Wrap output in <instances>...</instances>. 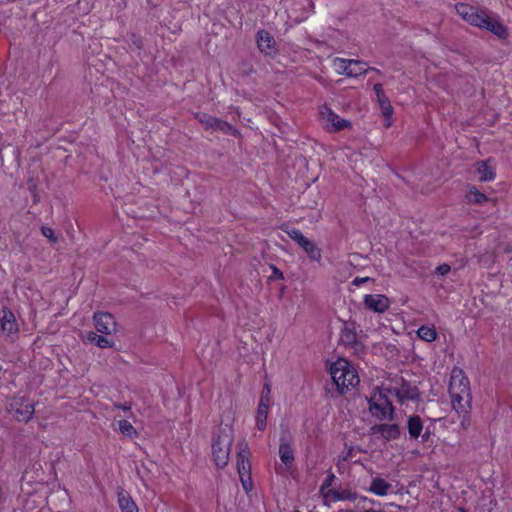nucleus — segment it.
Masks as SVG:
<instances>
[{
	"label": "nucleus",
	"mask_w": 512,
	"mask_h": 512,
	"mask_svg": "<svg viewBox=\"0 0 512 512\" xmlns=\"http://www.w3.org/2000/svg\"><path fill=\"white\" fill-rule=\"evenodd\" d=\"M449 395L455 411L470 409L472 399L470 382L461 368L454 367L451 371Z\"/></svg>",
	"instance_id": "obj_1"
},
{
	"label": "nucleus",
	"mask_w": 512,
	"mask_h": 512,
	"mask_svg": "<svg viewBox=\"0 0 512 512\" xmlns=\"http://www.w3.org/2000/svg\"><path fill=\"white\" fill-rule=\"evenodd\" d=\"M234 431L230 425H221L212 442V457L217 467L224 468L230 459Z\"/></svg>",
	"instance_id": "obj_2"
},
{
	"label": "nucleus",
	"mask_w": 512,
	"mask_h": 512,
	"mask_svg": "<svg viewBox=\"0 0 512 512\" xmlns=\"http://www.w3.org/2000/svg\"><path fill=\"white\" fill-rule=\"evenodd\" d=\"M330 374L340 393H344L359 383V377L355 368L342 358L330 366Z\"/></svg>",
	"instance_id": "obj_3"
},
{
	"label": "nucleus",
	"mask_w": 512,
	"mask_h": 512,
	"mask_svg": "<svg viewBox=\"0 0 512 512\" xmlns=\"http://www.w3.org/2000/svg\"><path fill=\"white\" fill-rule=\"evenodd\" d=\"M250 450L245 440L237 444L236 465L242 487L246 493L252 490Z\"/></svg>",
	"instance_id": "obj_4"
},
{
	"label": "nucleus",
	"mask_w": 512,
	"mask_h": 512,
	"mask_svg": "<svg viewBox=\"0 0 512 512\" xmlns=\"http://www.w3.org/2000/svg\"><path fill=\"white\" fill-rule=\"evenodd\" d=\"M280 229L305 251L310 260L320 261L322 257L321 249L313 241L305 237L299 229L288 224H282Z\"/></svg>",
	"instance_id": "obj_5"
},
{
	"label": "nucleus",
	"mask_w": 512,
	"mask_h": 512,
	"mask_svg": "<svg viewBox=\"0 0 512 512\" xmlns=\"http://www.w3.org/2000/svg\"><path fill=\"white\" fill-rule=\"evenodd\" d=\"M369 411L379 420L392 419L393 406L387 395L381 390L375 391L369 398Z\"/></svg>",
	"instance_id": "obj_6"
},
{
	"label": "nucleus",
	"mask_w": 512,
	"mask_h": 512,
	"mask_svg": "<svg viewBox=\"0 0 512 512\" xmlns=\"http://www.w3.org/2000/svg\"><path fill=\"white\" fill-rule=\"evenodd\" d=\"M320 120L324 129L328 132H340L345 129H351L352 123L349 120L341 118L330 107L324 105L320 108Z\"/></svg>",
	"instance_id": "obj_7"
},
{
	"label": "nucleus",
	"mask_w": 512,
	"mask_h": 512,
	"mask_svg": "<svg viewBox=\"0 0 512 512\" xmlns=\"http://www.w3.org/2000/svg\"><path fill=\"white\" fill-rule=\"evenodd\" d=\"M8 410L17 421L28 422L34 414V405L23 397H14Z\"/></svg>",
	"instance_id": "obj_8"
},
{
	"label": "nucleus",
	"mask_w": 512,
	"mask_h": 512,
	"mask_svg": "<svg viewBox=\"0 0 512 512\" xmlns=\"http://www.w3.org/2000/svg\"><path fill=\"white\" fill-rule=\"evenodd\" d=\"M95 329L105 335L116 332L117 323L110 313L98 312L93 317Z\"/></svg>",
	"instance_id": "obj_9"
},
{
	"label": "nucleus",
	"mask_w": 512,
	"mask_h": 512,
	"mask_svg": "<svg viewBox=\"0 0 512 512\" xmlns=\"http://www.w3.org/2000/svg\"><path fill=\"white\" fill-rule=\"evenodd\" d=\"M364 306L376 313L386 312L390 305V299L382 294H368L364 296Z\"/></svg>",
	"instance_id": "obj_10"
},
{
	"label": "nucleus",
	"mask_w": 512,
	"mask_h": 512,
	"mask_svg": "<svg viewBox=\"0 0 512 512\" xmlns=\"http://www.w3.org/2000/svg\"><path fill=\"white\" fill-rule=\"evenodd\" d=\"M456 13L469 24L476 26L481 23L482 18L481 15L483 11L478 10L477 8L466 4V3H458L455 5Z\"/></svg>",
	"instance_id": "obj_11"
},
{
	"label": "nucleus",
	"mask_w": 512,
	"mask_h": 512,
	"mask_svg": "<svg viewBox=\"0 0 512 512\" xmlns=\"http://www.w3.org/2000/svg\"><path fill=\"white\" fill-rule=\"evenodd\" d=\"M480 18H482L481 23L476 27L485 28L500 38L506 37L507 29L497 19L488 16L484 11Z\"/></svg>",
	"instance_id": "obj_12"
},
{
	"label": "nucleus",
	"mask_w": 512,
	"mask_h": 512,
	"mask_svg": "<svg viewBox=\"0 0 512 512\" xmlns=\"http://www.w3.org/2000/svg\"><path fill=\"white\" fill-rule=\"evenodd\" d=\"M371 434L379 435L386 441L395 440L400 435V429L397 424H379L371 427Z\"/></svg>",
	"instance_id": "obj_13"
},
{
	"label": "nucleus",
	"mask_w": 512,
	"mask_h": 512,
	"mask_svg": "<svg viewBox=\"0 0 512 512\" xmlns=\"http://www.w3.org/2000/svg\"><path fill=\"white\" fill-rule=\"evenodd\" d=\"M326 500L329 501H355L358 494L348 488L330 489L324 495Z\"/></svg>",
	"instance_id": "obj_14"
},
{
	"label": "nucleus",
	"mask_w": 512,
	"mask_h": 512,
	"mask_svg": "<svg viewBox=\"0 0 512 512\" xmlns=\"http://www.w3.org/2000/svg\"><path fill=\"white\" fill-rule=\"evenodd\" d=\"M0 322L2 332L5 333L7 336L14 335L18 332L16 318L10 310H2Z\"/></svg>",
	"instance_id": "obj_15"
},
{
	"label": "nucleus",
	"mask_w": 512,
	"mask_h": 512,
	"mask_svg": "<svg viewBox=\"0 0 512 512\" xmlns=\"http://www.w3.org/2000/svg\"><path fill=\"white\" fill-rule=\"evenodd\" d=\"M269 408H270V405H269L268 398L266 396L264 398H260L256 416H255L256 427L260 431H263L266 428V421H267Z\"/></svg>",
	"instance_id": "obj_16"
},
{
	"label": "nucleus",
	"mask_w": 512,
	"mask_h": 512,
	"mask_svg": "<svg viewBox=\"0 0 512 512\" xmlns=\"http://www.w3.org/2000/svg\"><path fill=\"white\" fill-rule=\"evenodd\" d=\"M257 45L261 52L271 54L274 51L275 40L267 31H259L257 34Z\"/></svg>",
	"instance_id": "obj_17"
},
{
	"label": "nucleus",
	"mask_w": 512,
	"mask_h": 512,
	"mask_svg": "<svg viewBox=\"0 0 512 512\" xmlns=\"http://www.w3.org/2000/svg\"><path fill=\"white\" fill-rule=\"evenodd\" d=\"M392 489V485L382 478H374L371 481L370 491L378 496L387 495Z\"/></svg>",
	"instance_id": "obj_18"
},
{
	"label": "nucleus",
	"mask_w": 512,
	"mask_h": 512,
	"mask_svg": "<svg viewBox=\"0 0 512 512\" xmlns=\"http://www.w3.org/2000/svg\"><path fill=\"white\" fill-rule=\"evenodd\" d=\"M409 436L411 438H418L423 430V422L419 416H410L407 423Z\"/></svg>",
	"instance_id": "obj_19"
},
{
	"label": "nucleus",
	"mask_w": 512,
	"mask_h": 512,
	"mask_svg": "<svg viewBox=\"0 0 512 512\" xmlns=\"http://www.w3.org/2000/svg\"><path fill=\"white\" fill-rule=\"evenodd\" d=\"M118 503L122 512H138L135 502L125 492H120L118 494Z\"/></svg>",
	"instance_id": "obj_20"
},
{
	"label": "nucleus",
	"mask_w": 512,
	"mask_h": 512,
	"mask_svg": "<svg viewBox=\"0 0 512 512\" xmlns=\"http://www.w3.org/2000/svg\"><path fill=\"white\" fill-rule=\"evenodd\" d=\"M476 171L479 175V179L481 181H491L495 177V172L491 166H489L488 162H478L476 163Z\"/></svg>",
	"instance_id": "obj_21"
},
{
	"label": "nucleus",
	"mask_w": 512,
	"mask_h": 512,
	"mask_svg": "<svg viewBox=\"0 0 512 512\" xmlns=\"http://www.w3.org/2000/svg\"><path fill=\"white\" fill-rule=\"evenodd\" d=\"M279 456L281 461L287 466H291L294 462V451L287 443L282 442L279 446Z\"/></svg>",
	"instance_id": "obj_22"
},
{
	"label": "nucleus",
	"mask_w": 512,
	"mask_h": 512,
	"mask_svg": "<svg viewBox=\"0 0 512 512\" xmlns=\"http://www.w3.org/2000/svg\"><path fill=\"white\" fill-rule=\"evenodd\" d=\"M87 340L99 348H107L113 346V342L110 341L108 338L98 335L94 332L87 333Z\"/></svg>",
	"instance_id": "obj_23"
},
{
	"label": "nucleus",
	"mask_w": 512,
	"mask_h": 512,
	"mask_svg": "<svg viewBox=\"0 0 512 512\" xmlns=\"http://www.w3.org/2000/svg\"><path fill=\"white\" fill-rule=\"evenodd\" d=\"M351 65L348 69V77H358L368 71L367 64L358 60H350Z\"/></svg>",
	"instance_id": "obj_24"
},
{
	"label": "nucleus",
	"mask_w": 512,
	"mask_h": 512,
	"mask_svg": "<svg viewBox=\"0 0 512 512\" xmlns=\"http://www.w3.org/2000/svg\"><path fill=\"white\" fill-rule=\"evenodd\" d=\"M417 335L420 339L426 341V342H432L437 337V332L434 327L430 326H421L417 330Z\"/></svg>",
	"instance_id": "obj_25"
},
{
	"label": "nucleus",
	"mask_w": 512,
	"mask_h": 512,
	"mask_svg": "<svg viewBox=\"0 0 512 512\" xmlns=\"http://www.w3.org/2000/svg\"><path fill=\"white\" fill-rule=\"evenodd\" d=\"M351 61L343 58H335L332 66L338 74L348 76V69H350Z\"/></svg>",
	"instance_id": "obj_26"
},
{
	"label": "nucleus",
	"mask_w": 512,
	"mask_h": 512,
	"mask_svg": "<svg viewBox=\"0 0 512 512\" xmlns=\"http://www.w3.org/2000/svg\"><path fill=\"white\" fill-rule=\"evenodd\" d=\"M118 427L120 433L128 438H133L137 435L136 429L132 426V424L127 420H120L118 422Z\"/></svg>",
	"instance_id": "obj_27"
},
{
	"label": "nucleus",
	"mask_w": 512,
	"mask_h": 512,
	"mask_svg": "<svg viewBox=\"0 0 512 512\" xmlns=\"http://www.w3.org/2000/svg\"><path fill=\"white\" fill-rule=\"evenodd\" d=\"M467 199L471 203L482 204L487 201L485 194L477 190L475 187L469 189Z\"/></svg>",
	"instance_id": "obj_28"
},
{
	"label": "nucleus",
	"mask_w": 512,
	"mask_h": 512,
	"mask_svg": "<svg viewBox=\"0 0 512 512\" xmlns=\"http://www.w3.org/2000/svg\"><path fill=\"white\" fill-rule=\"evenodd\" d=\"M379 103V107L381 109L382 115L384 117H390L393 114V107L389 101V99L385 96L377 100Z\"/></svg>",
	"instance_id": "obj_29"
},
{
	"label": "nucleus",
	"mask_w": 512,
	"mask_h": 512,
	"mask_svg": "<svg viewBox=\"0 0 512 512\" xmlns=\"http://www.w3.org/2000/svg\"><path fill=\"white\" fill-rule=\"evenodd\" d=\"M397 396L400 401H404L406 399H413L416 396L415 389H411L406 385H403L398 391Z\"/></svg>",
	"instance_id": "obj_30"
},
{
	"label": "nucleus",
	"mask_w": 512,
	"mask_h": 512,
	"mask_svg": "<svg viewBox=\"0 0 512 512\" xmlns=\"http://www.w3.org/2000/svg\"><path fill=\"white\" fill-rule=\"evenodd\" d=\"M214 130L222 131L226 134H235L236 130L227 122L217 119Z\"/></svg>",
	"instance_id": "obj_31"
},
{
	"label": "nucleus",
	"mask_w": 512,
	"mask_h": 512,
	"mask_svg": "<svg viewBox=\"0 0 512 512\" xmlns=\"http://www.w3.org/2000/svg\"><path fill=\"white\" fill-rule=\"evenodd\" d=\"M42 235L48 239L51 244H56L58 242V236L55 234L54 230L49 226L41 227Z\"/></svg>",
	"instance_id": "obj_32"
},
{
	"label": "nucleus",
	"mask_w": 512,
	"mask_h": 512,
	"mask_svg": "<svg viewBox=\"0 0 512 512\" xmlns=\"http://www.w3.org/2000/svg\"><path fill=\"white\" fill-rule=\"evenodd\" d=\"M198 119L199 122L205 126V128L214 129V126L217 123V118L206 114L199 115Z\"/></svg>",
	"instance_id": "obj_33"
},
{
	"label": "nucleus",
	"mask_w": 512,
	"mask_h": 512,
	"mask_svg": "<svg viewBox=\"0 0 512 512\" xmlns=\"http://www.w3.org/2000/svg\"><path fill=\"white\" fill-rule=\"evenodd\" d=\"M470 409H467L465 411H456L459 414L460 419V426L462 429L466 430L470 426V416H469Z\"/></svg>",
	"instance_id": "obj_34"
},
{
	"label": "nucleus",
	"mask_w": 512,
	"mask_h": 512,
	"mask_svg": "<svg viewBox=\"0 0 512 512\" xmlns=\"http://www.w3.org/2000/svg\"><path fill=\"white\" fill-rule=\"evenodd\" d=\"M450 270H451L450 265L444 263V264L439 265L436 268V273L438 275L445 276V275H447L450 272Z\"/></svg>",
	"instance_id": "obj_35"
},
{
	"label": "nucleus",
	"mask_w": 512,
	"mask_h": 512,
	"mask_svg": "<svg viewBox=\"0 0 512 512\" xmlns=\"http://www.w3.org/2000/svg\"><path fill=\"white\" fill-rule=\"evenodd\" d=\"M373 89L375 91L377 100L386 96L384 91H383L382 84H380V83L375 84Z\"/></svg>",
	"instance_id": "obj_36"
},
{
	"label": "nucleus",
	"mask_w": 512,
	"mask_h": 512,
	"mask_svg": "<svg viewBox=\"0 0 512 512\" xmlns=\"http://www.w3.org/2000/svg\"><path fill=\"white\" fill-rule=\"evenodd\" d=\"M270 393H271V390H270L269 385L265 384L264 387H263V391H262V394H261L260 398H264L266 396L268 398V400H269V405L271 404Z\"/></svg>",
	"instance_id": "obj_37"
},
{
	"label": "nucleus",
	"mask_w": 512,
	"mask_h": 512,
	"mask_svg": "<svg viewBox=\"0 0 512 512\" xmlns=\"http://www.w3.org/2000/svg\"><path fill=\"white\" fill-rule=\"evenodd\" d=\"M370 280L369 277H356L354 280H353V284L356 285V286H360L366 282H368Z\"/></svg>",
	"instance_id": "obj_38"
},
{
	"label": "nucleus",
	"mask_w": 512,
	"mask_h": 512,
	"mask_svg": "<svg viewBox=\"0 0 512 512\" xmlns=\"http://www.w3.org/2000/svg\"><path fill=\"white\" fill-rule=\"evenodd\" d=\"M273 275L278 279H284L283 273L276 267H273Z\"/></svg>",
	"instance_id": "obj_39"
},
{
	"label": "nucleus",
	"mask_w": 512,
	"mask_h": 512,
	"mask_svg": "<svg viewBox=\"0 0 512 512\" xmlns=\"http://www.w3.org/2000/svg\"><path fill=\"white\" fill-rule=\"evenodd\" d=\"M392 125V119L390 117H385V126L390 127Z\"/></svg>",
	"instance_id": "obj_40"
},
{
	"label": "nucleus",
	"mask_w": 512,
	"mask_h": 512,
	"mask_svg": "<svg viewBox=\"0 0 512 512\" xmlns=\"http://www.w3.org/2000/svg\"><path fill=\"white\" fill-rule=\"evenodd\" d=\"M116 408L123 409V410H129L130 406L127 405H115Z\"/></svg>",
	"instance_id": "obj_41"
},
{
	"label": "nucleus",
	"mask_w": 512,
	"mask_h": 512,
	"mask_svg": "<svg viewBox=\"0 0 512 512\" xmlns=\"http://www.w3.org/2000/svg\"><path fill=\"white\" fill-rule=\"evenodd\" d=\"M428 437H429V434L427 432L422 435V438L424 441H426L428 439Z\"/></svg>",
	"instance_id": "obj_42"
}]
</instances>
